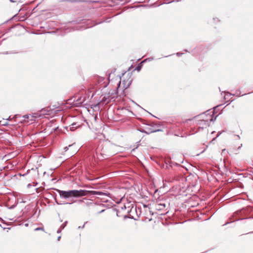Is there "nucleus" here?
Segmentation results:
<instances>
[{"label": "nucleus", "mask_w": 253, "mask_h": 253, "mask_svg": "<svg viewBox=\"0 0 253 253\" xmlns=\"http://www.w3.org/2000/svg\"><path fill=\"white\" fill-rule=\"evenodd\" d=\"M58 193L61 197L67 199L70 197H79L87 195V191L84 190H74L67 191L58 190Z\"/></svg>", "instance_id": "obj_1"}, {"label": "nucleus", "mask_w": 253, "mask_h": 253, "mask_svg": "<svg viewBox=\"0 0 253 253\" xmlns=\"http://www.w3.org/2000/svg\"><path fill=\"white\" fill-rule=\"evenodd\" d=\"M115 97V93L114 90H109L103 92L101 96V101L103 102L106 101L107 103L109 102L111 99L114 98Z\"/></svg>", "instance_id": "obj_2"}, {"label": "nucleus", "mask_w": 253, "mask_h": 253, "mask_svg": "<svg viewBox=\"0 0 253 253\" xmlns=\"http://www.w3.org/2000/svg\"><path fill=\"white\" fill-rule=\"evenodd\" d=\"M87 191V195L88 193H91L93 195H101V196L107 195L106 193L102 192L96 191Z\"/></svg>", "instance_id": "obj_3"}, {"label": "nucleus", "mask_w": 253, "mask_h": 253, "mask_svg": "<svg viewBox=\"0 0 253 253\" xmlns=\"http://www.w3.org/2000/svg\"><path fill=\"white\" fill-rule=\"evenodd\" d=\"M34 117H36V116H32L30 114H29V115H25L23 116V118L24 119H30V121H33L32 118H34Z\"/></svg>", "instance_id": "obj_4"}, {"label": "nucleus", "mask_w": 253, "mask_h": 253, "mask_svg": "<svg viewBox=\"0 0 253 253\" xmlns=\"http://www.w3.org/2000/svg\"><path fill=\"white\" fill-rule=\"evenodd\" d=\"M84 101V98H82V97H80L77 100V103H76V105H80L82 104V103Z\"/></svg>", "instance_id": "obj_5"}, {"label": "nucleus", "mask_w": 253, "mask_h": 253, "mask_svg": "<svg viewBox=\"0 0 253 253\" xmlns=\"http://www.w3.org/2000/svg\"><path fill=\"white\" fill-rule=\"evenodd\" d=\"M44 114H47V113H45V111L44 110H42L40 111L39 116L40 117L42 115H44Z\"/></svg>", "instance_id": "obj_6"}, {"label": "nucleus", "mask_w": 253, "mask_h": 253, "mask_svg": "<svg viewBox=\"0 0 253 253\" xmlns=\"http://www.w3.org/2000/svg\"><path fill=\"white\" fill-rule=\"evenodd\" d=\"M66 226V223H64L59 228H60L61 229H63L64 228V227Z\"/></svg>", "instance_id": "obj_7"}, {"label": "nucleus", "mask_w": 253, "mask_h": 253, "mask_svg": "<svg viewBox=\"0 0 253 253\" xmlns=\"http://www.w3.org/2000/svg\"><path fill=\"white\" fill-rule=\"evenodd\" d=\"M76 125V124H72V126H71V127H70V129L71 130H73V128L75 127V126H75Z\"/></svg>", "instance_id": "obj_8"}, {"label": "nucleus", "mask_w": 253, "mask_h": 253, "mask_svg": "<svg viewBox=\"0 0 253 253\" xmlns=\"http://www.w3.org/2000/svg\"><path fill=\"white\" fill-rule=\"evenodd\" d=\"M36 231H38V230H43V228H37L35 229Z\"/></svg>", "instance_id": "obj_9"}, {"label": "nucleus", "mask_w": 253, "mask_h": 253, "mask_svg": "<svg viewBox=\"0 0 253 253\" xmlns=\"http://www.w3.org/2000/svg\"><path fill=\"white\" fill-rule=\"evenodd\" d=\"M113 75L112 74H110L109 76V77H108V79L109 80H110V78H111V77L113 76Z\"/></svg>", "instance_id": "obj_10"}, {"label": "nucleus", "mask_w": 253, "mask_h": 253, "mask_svg": "<svg viewBox=\"0 0 253 253\" xmlns=\"http://www.w3.org/2000/svg\"><path fill=\"white\" fill-rule=\"evenodd\" d=\"M61 230H62V229H61L60 228H59V229H58V230H57V232L58 233H60V232H61Z\"/></svg>", "instance_id": "obj_11"}, {"label": "nucleus", "mask_w": 253, "mask_h": 253, "mask_svg": "<svg viewBox=\"0 0 253 253\" xmlns=\"http://www.w3.org/2000/svg\"><path fill=\"white\" fill-rule=\"evenodd\" d=\"M65 151H66L68 149V147H65L64 148Z\"/></svg>", "instance_id": "obj_12"}, {"label": "nucleus", "mask_w": 253, "mask_h": 253, "mask_svg": "<svg viewBox=\"0 0 253 253\" xmlns=\"http://www.w3.org/2000/svg\"><path fill=\"white\" fill-rule=\"evenodd\" d=\"M7 125V123L6 122L3 124H2V125H3V126H6Z\"/></svg>", "instance_id": "obj_13"}, {"label": "nucleus", "mask_w": 253, "mask_h": 253, "mask_svg": "<svg viewBox=\"0 0 253 253\" xmlns=\"http://www.w3.org/2000/svg\"><path fill=\"white\" fill-rule=\"evenodd\" d=\"M140 69H141V67L138 66V67H137V70L138 71H139L140 70Z\"/></svg>", "instance_id": "obj_14"}, {"label": "nucleus", "mask_w": 253, "mask_h": 253, "mask_svg": "<svg viewBox=\"0 0 253 253\" xmlns=\"http://www.w3.org/2000/svg\"><path fill=\"white\" fill-rule=\"evenodd\" d=\"M104 211V210H103L101 211H99V213H102V212H103Z\"/></svg>", "instance_id": "obj_15"}, {"label": "nucleus", "mask_w": 253, "mask_h": 253, "mask_svg": "<svg viewBox=\"0 0 253 253\" xmlns=\"http://www.w3.org/2000/svg\"><path fill=\"white\" fill-rule=\"evenodd\" d=\"M61 238V236H59L57 238L58 241H59Z\"/></svg>", "instance_id": "obj_16"}, {"label": "nucleus", "mask_w": 253, "mask_h": 253, "mask_svg": "<svg viewBox=\"0 0 253 253\" xmlns=\"http://www.w3.org/2000/svg\"><path fill=\"white\" fill-rule=\"evenodd\" d=\"M216 117L214 118V120H213L212 119H211V121H214L216 119Z\"/></svg>", "instance_id": "obj_17"}, {"label": "nucleus", "mask_w": 253, "mask_h": 253, "mask_svg": "<svg viewBox=\"0 0 253 253\" xmlns=\"http://www.w3.org/2000/svg\"><path fill=\"white\" fill-rule=\"evenodd\" d=\"M118 79L120 80V81H119V85H120V84H121L120 78H118Z\"/></svg>", "instance_id": "obj_18"}, {"label": "nucleus", "mask_w": 253, "mask_h": 253, "mask_svg": "<svg viewBox=\"0 0 253 253\" xmlns=\"http://www.w3.org/2000/svg\"><path fill=\"white\" fill-rule=\"evenodd\" d=\"M225 151V149H223L222 150V153H223V152H224V151Z\"/></svg>", "instance_id": "obj_19"}, {"label": "nucleus", "mask_w": 253, "mask_h": 253, "mask_svg": "<svg viewBox=\"0 0 253 253\" xmlns=\"http://www.w3.org/2000/svg\"><path fill=\"white\" fill-rule=\"evenodd\" d=\"M73 146V145H69V147H72Z\"/></svg>", "instance_id": "obj_20"}, {"label": "nucleus", "mask_w": 253, "mask_h": 253, "mask_svg": "<svg viewBox=\"0 0 253 253\" xmlns=\"http://www.w3.org/2000/svg\"><path fill=\"white\" fill-rule=\"evenodd\" d=\"M179 53H177V55H179Z\"/></svg>", "instance_id": "obj_21"}]
</instances>
